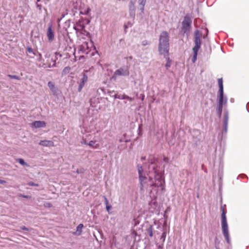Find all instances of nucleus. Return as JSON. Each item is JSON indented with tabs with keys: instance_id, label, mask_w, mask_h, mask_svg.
Instances as JSON below:
<instances>
[{
	"instance_id": "obj_22",
	"label": "nucleus",
	"mask_w": 249,
	"mask_h": 249,
	"mask_svg": "<svg viewBox=\"0 0 249 249\" xmlns=\"http://www.w3.org/2000/svg\"><path fill=\"white\" fill-rule=\"evenodd\" d=\"M78 20L81 21L82 24L85 26V28H86V25L89 24L90 22V20L89 18L83 17H80Z\"/></svg>"
},
{
	"instance_id": "obj_5",
	"label": "nucleus",
	"mask_w": 249,
	"mask_h": 249,
	"mask_svg": "<svg viewBox=\"0 0 249 249\" xmlns=\"http://www.w3.org/2000/svg\"><path fill=\"white\" fill-rule=\"evenodd\" d=\"M202 34L199 32V30H196L195 31L194 38L195 46L193 48V56L192 60L194 63L196 60L198 51L201 48V41L200 38Z\"/></svg>"
},
{
	"instance_id": "obj_53",
	"label": "nucleus",
	"mask_w": 249,
	"mask_h": 249,
	"mask_svg": "<svg viewBox=\"0 0 249 249\" xmlns=\"http://www.w3.org/2000/svg\"><path fill=\"white\" fill-rule=\"evenodd\" d=\"M249 107V102L247 104V105H246V109H247V110H248Z\"/></svg>"
},
{
	"instance_id": "obj_56",
	"label": "nucleus",
	"mask_w": 249,
	"mask_h": 249,
	"mask_svg": "<svg viewBox=\"0 0 249 249\" xmlns=\"http://www.w3.org/2000/svg\"><path fill=\"white\" fill-rule=\"evenodd\" d=\"M195 132L198 134H200V131L199 130H196Z\"/></svg>"
},
{
	"instance_id": "obj_25",
	"label": "nucleus",
	"mask_w": 249,
	"mask_h": 249,
	"mask_svg": "<svg viewBox=\"0 0 249 249\" xmlns=\"http://www.w3.org/2000/svg\"><path fill=\"white\" fill-rule=\"evenodd\" d=\"M220 243V241L217 238V237H215L214 238V245L215 249H220L219 244Z\"/></svg>"
},
{
	"instance_id": "obj_29",
	"label": "nucleus",
	"mask_w": 249,
	"mask_h": 249,
	"mask_svg": "<svg viewBox=\"0 0 249 249\" xmlns=\"http://www.w3.org/2000/svg\"><path fill=\"white\" fill-rule=\"evenodd\" d=\"M165 57H166V60H167V62L165 65V67H166V69L167 70H168L171 67V61L170 60V58L168 57V56H166Z\"/></svg>"
},
{
	"instance_id": "obj_58",
	"label": "nucleus",
	"mask_w": 249,
	"mask_h": 249,
	"mask_svg": "<svg viewBox=\"0 0 249 249\" xmlns=\"http://www.w3.org/2000/svg\"><path fill=\"white\" fill-rule=\"evenodd\" d=\"M65 15H66V14H62V15H61V18L62 19V18H64V17L65 16Z\"/></svg>"
},
{
	"instance_id": "obj_7",
	"label": "nucleus",
	"mask_w": 249,
	"mask_h": 249,
	"mask_svg": "<svg viewBox=\"0 0 249 249\" xmlns=\"http://www.w3.org/2000/svg\"><path fill=\"white\" fill-rule=\"evenodd\" d=\"M73 29L75 31L77 36L80 35L87 36L89 34V33L86 30L85 26L82 24L81 21L78 20L73 22Z\"/></svg>"
},
{
	"instance_id": "obj_40",
	"label": "nucleus",
	"mask_w": 249,
	"mask_h": 249,
	"mask_svg": "<svg viewBox=\"0 0 249 249\" xmlns=\"http://www.w3.org/2000/svg\"><path fill=\"white\" fill-rule=\"evenodd\" d=\"M36 55L38 56V58H37V60L38 61H41L42 60V55L40 53L37 52Z\"/></svg>"
},
{
	"instance_id": "obj_19",
	"label": "nucleus",
	"mask_w": 249,
	"mask_h": 249,
	"mask_svg": "<svg viewBox=\"0 0 249 249\" xmlns=\"http://www.w3.org/2000/svg\"><path fill=\"white\" fill-rule=\"evenodd\" d=\"M153 227L151 225H149L145 230V233L148 235L150 237H152L153 236Z\"/></svg>"
},
{
	"instance_id": "obj_26",
	"label": "nucleus",
	"mask_w": 249,
	"mask_h": 249,
	"mask_svg": "<svg viewBox=\"0 0 249 249\" xmlns=\"http://www.w3.org/2000/svg\"><path fill=\"white\" fill-rule=\"evenodd\" d=\"M71 70V68L69 66L65 67L62 72V75H66L69 73Z\"/></svg>"
},
{
	"instance_id": "obj_2",
	"label": "nucleus",
	"mask_w": 249,
	"mask_h": 249,
	"mask_svg": "<svg viewBox=\"0 0 249 249\" xmlns=\"http://www.w3.org/2000/svg\"><path fill=\"white\" fill-rule=\"evenodd\" d=\"M218 84L219 90L217 93V105L216 112L218 118H220L223 107H227V106L228 98L224 93L223 79L222 78L218 79Z\"/></svg>"
},
{
	"instance_id": "obj_37",
	"label": "nucleus",
	"mask_w": 249,
	"mask_h": 249,
	"mask_svg": "<svg viewBox=\"0 0 249 249\" xmlns=\"http://www.w3.org/2000/svg\"><path fill=\"white\" fill-rule=\"evenodd\" d=\"M166 232H164L162 233V235H161V237H160V239L162 240L163 242H164L165 238H166Z\"/></svg>"
},
{
	"instance_id": "obj_16",
	"label": "nucleus",
	"mask_w": 249,
	"mask_h": 249,
	"mask_svg": "<svg viewBox=\"0 0 249 249\" xmlns=\"http://www.w3.org/2000/svg\"><path fill=\"white\" fill-rule=\"evenodd\" d=\"M38 144L43 146L51 147L54 146V142L50 140H41Z\"/></svg>"
},
{
	"instance_id": "obj_57",
	"label": "nucleus",
	"mask_w": 249,
	"mask_h": 249,
	"mask_svg": "<svg viewBox=\"0 0 249 249\" xmlns=\"http://www.w3.org/2000/svg\"><path fill=\"white\" fill-rule=\"evenodd\" d=\"M128 26H132V24L130 22H128L127 23V24Z\"/></svg>"
},
{
	"instance_id": "obj_4",
	"label": "nucleus",
	"mask_w": 249,
	"mask_h": 249,
	"mask_svg": "<svg viewBox=\"0 0 249 249\" xmlns=\"http://www.w3.org/2000/svg\"><path fill=\"white\" fill-rule=\"evenodd\" d=\"M222 213H221V227L222 231L224 236L227 243L231 246V243L230 239V234L229 232L228 225L227 221L226 218V211L221 207Z\"/></svg>"
},
{
	"instance_id": "obj_46",
	"label": "nucleus",
	"mask_w": 249,
	"mask_h": 249,
	"mask_svg": "<svg viewBox=\"0 0 249 249\" xmlns=\"http://www.w3.org/2000/svg\"><path fill=\"white\" fill-rule=\"evenodd\" d=\"M125 99H127L128 100H129V101H132L134 100V98L131 97H129L127 95H125Z\"/></svg>"
},
{
	"instance_id": "obj_11",
	"label": "nucleus",
	"mask_w": 249,
	"mask_h": 249,
	"mask_svg": "<svg viewBox=\"0 0 249 249\" xmlns=\"http://www.w3.org/2000/svg\"><path fill=\"white\" fill-rule=\"evenodd\" d=\"M48 86L54 96H58L61 94V91L55 86L53 82L49 81L48 83Z\"/></svg>"
},
{
	"instance_id": "obj_36",
	"label": "nucleus",
	"mask_w": 249,
	"mask_h": 249,
	"mask_svg": "<svg viewBox=\"0 0 249 249\" xmlns=\"http://www.w3.org/2000/svg\"><path fill=\"white\" fill-rule=\"evenodd\" d=\"M149 44H150V42L147 41V40H143L142 42V46H146V45H149Z\"/></svg>"
},
{
	"instance_id": "obj_23",
	"label": "nucleus",
	"mask_w": 249,
	"mask_h": 249,
	"mask_svg": "<svg viewBox=\"0 0 249 249\" xmlns=\"http://www.w3.org/2000/svg\"><path fill=\"white\" fill-rule=\"evenodd\" d=\"M146 0H139V9L142 12V13H143L144 6L146 3Z\"/></svg>"
},
{
	"instance_id": "obj_34",
	"label": "nucleus",
	"mask_w": 249,
	"mask_h": 249,
	"mask_svg": "<svg viewBox=\"0 0 249 249\" xmlns=\"http://www.w3.org/2000/svg\"><path fill=\"white\" fill-rule=\"evenodd\" d=\"M27 184L29 186H39L38 184L35 183H34L33 182H32V181L28 182Z\"/></svg>"
},
{
	"instance_id": "obj_32",
	"label": "nucleus",
	"mask_w": 249,
	"mask_h": 249,
	"mask_svg": "<svg viewBox=\"0 0 249 249\" xmlns=\"http://www.w3.org/2000/svg\"><path fill=\"white\" fill-rule=\"evenodd\" d=\"M7 76L10 78L11 79H14L17 80H20V79L19 76L16 75L8 74Z\"/></svg>"
},
{
	"instance_id": "obj_6",
	"label": "nucleus",
	"mask_w": 249,
	"mask_h": 249,
	"mask_svg": "<svg viewBox=\"0 0 249 249\" xmlns=\"http://www.w3.org/2000/svg\"><path fill=\"white\" fill-rule=\"evenodd\" d=\"M192 20L190 15L187 14L184 17L182 22L181 32L183 35H186L188 37L190 34L192 27Z\"/></svg>"
},
{
	"instance_id": "obj_64",
	"label": "nucleus",
	"mask_w": 249,
	"mask_h": 249,
	"mask_svg": "<svg viewBox=\"0 0 249 249\" xmlns=\"http://www.w3.org/2000/svg\"><path fill=\"white\" fill-rule=\"evenodd\" d=\"M129 58H130V59H131L132 58V56H130V57H129Z\"/></svg>"
},
{
	"instance_id": "obj_51",
	"label": "nucleus",
	"mask_w": 249,
	"mask_h": 249,
	"mask_svg": "<svg viewBox=\"0 0 249 249\" xmlns=\"http://www.w3.org/2000/svg\"><path fill=\"white\" fill-rule=\"evenodd\" d=\"M163 244H162L161 245H159L158 247L159 249H162L163 248Z\"/></svg>"
},
{
	"instance_id": "obj_48",
	"label": "nucleus",
	"mask_w": 249,
	"mask_h": 249,
	"mask_svg": "<svg viewBox=\"0 0 249 249\" xmlns=\"http://www.w3.org/2000/svg\"><path fill=\"white\" fill-rule=\"evenodd\" d=\"M5 183H6V181L5 180L0 179V184H4Z\"/></svg>"
},
{
	"instance_id": "obj_17",
	"label": "nucleus",
	"mask_w": 249,
	"mask_h": 249,
	"mask_svg": "<svg viewBox=\"0 0 249 249\" xmlns=\"http://www.w3.org/2000/svg\"><path fill=\"white\" fill-rule=\"evenodd\" d=\"M59 56L60 57H62V54H60L59 53L55 52L54 53V56H52L51 58V60L53 61V63L52 66H51V64L49 66V67H54L56 66V60L57 59L58 57L57 56Z\"/></svg>"
},
{
	"instance_id": "obj_27",
	"label": "nucleus",
	"mask_w": 249,
	"mask_h": 249,
	"mask_svg": "<svg viewBox=\"0 0 249 249\" xmlns=\"http://www.w3.org/2000/svg\"><path fill=\"white\" fill-rule=\"evenodd\" d=\"M90 11V9L89 7H88L85 11H80L78 14V16L81 15H87L89 14V12Z\"/></svg>"
},
{
	"instance_id": "obj_44",
	"label": "nucleus",
	"mask_w": 249,
	"mask_h": 249,
	"mask_svg": "<svg viewBox=\"0 0 249 249\" xmlns=\"http://www.w3.org/2000/svg\"><path fill=\"white\" fill-rule=\"evenodd\" d=\"M81 142L82 144H86V145H88V143H89V142L86 140V139H83L82 140V141H81Z\"/></svg>"
},
{
	"instance_id": "obj_24",
	"label": "nucleus",
	"mask_w": 249,
	"mask_h": 249,
	"mask_svg": "<svg viewBox=\"0 0 249 249\" xmlns=\"http://www.w3.org/2000/svg\"><path fill=\"white\" fill-rule=\"evenodd\" d=\"M88 145L90 147H92L94 149H96L98 147V144H95V141H90L89 142Z\"/></svg>"
},
{
	"instance_id": "obj_13",
	"label": "nucleus",
	"mask_w": 249,
	"mask_h": 249,
	"mask_svg": "<svg viewBox=\"0 0 249 249\" xmlns=\"http://www.w3.org/2000/svg\"><path fill=\"white\" fill-rule=\"evenodd\" d=\"M90 50L88 46V43L87 42H84L82 44L80 45L78 47L79 53H81L83 54H88Z\"/></svg>"
},
{
	"instance_id": "obj_21",
	"label": "nucleus",
	"mask_w": 249,
	"mask_h": 249,
	"mask_svg": "<svg viewBox=\"0 0 249 249\" xmlns=\"http://www.w3.org/2000/svg\"><path fill=\"white\" fill-rule=\"evenodd\" d=\"M149 209L154 210L158 207V203L156 200H152L150 202H149Z\"/></svg>"
},
{
	"instance_id": "obj_62",
	"label": "nucleus",
	"mask_w": 249,
	"mask_h": 249,
	"mask_svg": "<svg viewBox=\"0 0 249 249\" xmlns=\"http://www.w3.org/2000/svg\"><path fill=\"white\" fill-rule=\"evenodd\" d=\"M119 142H123V140H122V139H120V140H119Z\"/></svg>"
},
{
	"instance_id": "obj_52",
	"label": "nucleus",
	"mask_w": 249,
	"mask_h": 249,
	"mask_svg": "<svg viewBox=\"0 0 249 249\" xmlns=\"http://www.w3.org/2000/svg\"><path fill=\"white\" fill-rule=\"evenodd\" d=\"M124 30H125V32H126V29L128 27V25H126V24H124Z\"/></svg>"
},
{
	"instance_id": "obj_12",
	"label": "nucleus",
	"mask_w": 249,
	"mask_h": 249,
	"mask_svg": "<svg viewBox=\"0 0 249 249\" xmlns=\"http://www.w3.org/2000/svg\"><path fill=\"white\" fill-rule=\"evenodd\" d=\"M229 121V112L228 110L225 109L224 112V118H223V133H227L228 131V125Z\"/></svg>"
},
{
	"instance_id": "obj_60",
	"label": "nucleus",
	"mask_w": 249,
	"mask_h": 249,
	"mask_svg": "<svg viewBox=\"0 0 249 249\" xmlns=\"http://www.w3.org/2000/svg\"><path fill=\"white\" fill-rule=\"evenodd\" d=\"M42 0H36V2L38 3V2L42 1Z\"/></svg>"
},
{
	"instance_id": "obj_35",
	"label": "nucleus",
	"mask_w": 249,
	"mask_h": 249,
	"mask_svg": "<svg viewBox=\"0 0 249 249\" xmlns=\"http://www.w3.org/2000/svg\"><path fill=\"white\" fill-rule=\"evenodd\" d=\"M106 210L107 211V212H108V213L109 214L111 213L110 212V210L112 208V206L111 205H107L106 206Z\"/></svg>"
},
{
	"instance_id": "obj_9",
	"label": "nucleus",
	"mask_w": 249,
	"mask_h": 249,
	"mask_svg": "<svg viewBox=\"0 0 249 249\" xmlns=\"http://www.w3.org/2000/svg\"><path fill=\"white\" fill-rule=\"evenodd\" d=\"M54 30L53 29V24L51 22L49 23L46 35L49 42H52L54 39Z\"/></svg>"
},
{
	"instance_id": "obj_1",
	"label": "nucleus",
	"mask_w": 249,
	"mask_h": 249,
	"mask_svg": "<svg viewBox=\"0 0 249 249\" xmlns=\"http://www.w3.org/2000/svg\"><path fill=\"white\" fill-rule=\"evenodd\" d=\"M148 176L145 175L142 166L138 164L137 165L140 188L141 191L145 188L151 191L153 187H160L161 190H165V179L164 167L160 166L158 158L151 157L148 160Z\"/></svg>"
},
{
	"instance_id": "obj_28",
	"label": "nucleus",
	"mask_w": 249,
	"mask_h": 249,
	"mask_svg": "<svg viewBox=\"0 0 249 249\" xmlns=\"http://www.w3.org/2000/svg\"><path fill=\"white\" fill-rule=\"evenodd\" d=\"M125 94H115L114 98L115 99H119L121 100H124L125 99Z\"/></svg>"
},
{
	"instance_id": "obj_49",
	"label": "nucleus",
	"mask_w": 249,
	"mask_h": 249,
	"mask_svg": "<svg viewBox=\"0 0 249 249\" xmlns=\"http://www.w3.org/2000/svg\"><path fill=\"white\" fill-rule=\"evenodd\" d=\"M44 206L45 207H51L52 206V205L51 203L48 202V203H46L44 204Z\"/></svg>"
},
{
	"instance_id": "obj_54",
	"label": "nucleus",
	"mask_w": 249,
	"mask_h": 249,
	"mask_svg": "<svg viewBox=\"0 0 249 249\" xmlns=\"http://www.w3.org/2000/svg\"><path fill=\"white\" fill-rule=\"evenodd\" d=\"M230 101L231 103H233L234 102V99L233 98H231Z\"/></svg>"
},
{
	"instance_id": "obj_47",
	"label": "nucleus",
	"mask_w": 249,
	"mask_h": 249,
	"mask_svg": "<svg viewBox=\"0 0 249 249\" xmlns=\"http://www.w3.org/2000/svg\"><path fill=\"white\" fill-rule=\"evenodd\" d=\"M239 177H241L242 178H248V177L246 176V175L245 174H240L239 176Z\"/></svg>"
},
{
	"instance_id": "obj_59",
	"label": "nucleus",
	"mask_w": 249,
	"mask_h": 249,
	"mask_svg": "<svg viewBox=\"0 0 249 249\" xmlns=\"http://www.w3.org/2000/svg\"><path fill=\"white\" fill-rule=\"evenodd\" d=\"M45 3H47V1H49L50 0H43Z\"/></svg>"
},
{
	"instance_id": "obj_10",
	"label": "nucleus",
	"mask_w": 249,
	"mask_h": 249,
	"mask_svg": "<svg viewBox=\"0 0 249 249\" xmlns=\"http://www.w3.org/2000/svg\"><path fill=\"white\" fill-rule=\"evenodd\" d=\"M80 9L78 8V4L77 2L73 4L72 9L66 13V15H70L71 17L78 18Z\"/></svg>"
},
{
	"instance_id": "obj_8",
	"label": "nucleus",
	"mask_w": 249,
	"mask_h": 249,
	"mask_svg": "<svg viewBox=\"0 0 249 249\" xmlns=\"http://www.w3.org/2000/svg\"><path fill=\"white\" fill-rule=\"evenodd\" d=\"M129 74V67L128 66H123L114 71L113 77L115 76H122L125 77L128 76Z\"/></svg>"
},
{
	"instance_id": "obj_55",
	"label": "nucleus",
	"mask_w": 249,
	"mask_h": 249,
	"mask_svg": "<svg viewBox=\"0 0 249 249\" xmlns=\"http://www.w3.org/2000/svg\"><path fill=\"white\" fill-rule=\"evenodd\" d=\"M145 159H146V157H142L141 158V160H145Z\"/></svg>"
},
{
	"instance_id": "obj_63",
	"label": "nucleus",
	"mask_w": 249,
	"mask_h": 249,
	"mask_svg": "<svg viewBox=\"0 0 249 249\" xmlns=\"http://www.w3.org/2000/svg\"><path fill=\"white\" fill-rule=\"evenodd\" d=\"M206 30L207 33H208V29H207V28H206Z\"/></svg>"
},
{
	"instance_id": "obj_18",
	"label": "nucleus",
	"mask_w": 249,
	"mask_h": 249,
	"mask_svg": "<svg viewBox=\"0 0 249 249\" xmlns=\"http://www.w3.org/2000/svg\"><path fill=\"white\" fill-rule=\"evenodd\" d=\"M45 123L44 121H36L32 123V126L35 128H41L45 126Z\"/></svg>"
},
{
	"instance_id": "obj_41",
	"label": "nucleus",
	"mask_w": 249,
	"mask_h": 249,
	"mask_svg": "<svg viewBox=\"0 0 249 249\" xmlns=\"http://www.w3.org/2000/svg\"><path fill=\"white\" fill-rule=\"evenodd\" d=\"M36 8L40 11L41 10V9H42V5L41 4H39L37 2L36 3Z\"/></svg>"
},
{
	"instance_id": "obj_38",
	"label": "nucleus",
	"mask_w": 249,
	"mask_h": 249,
	"mask_svg": "<svg viewBox=\"0 0 249 249\" xmlns=\"http://www.w3.org/2000/svg\"><path fill=\"white\" fill-rule=\"evenodd\" d=\"M70 21H71L70 19H68V20H67V21H65V26L66 27H67V28L70 27Z\"/></svg>"
},
{
	"instance_id": "obj_42",
	"label": "nucleus",
	"mask_w": 249,
	"mask_h": 249,
	"mask_svg": "<svg viewBox=\"0 0 249 249\" xmlns=\"http://www.w3.org/2000/svg\"><path fill=\"white\" fill-rule=\"evenodd\" d=\"M93 99H90V106L92 107H96V105H95V104L94 102H93Z\"/></svg>"
},
{
	"instance_id": "obj_50",
	"label": "nucleus",
	"mask_w": 249,
	"mask_h": 249,
	"mask_svg": "<svg viewBox=\"0 0 249 249\" xmlns=\"http://www.w3.org/2000/svg\"><path fill=\"white\" fill-rule=\"evenodd\" d=\"M21 197L25 198H29L30 197L29 196L27 195H21Z\"/></svg>"
},
{
	"instance_id": "obj_31",
	"label": "nucleus",
	"mask_w": 249,
	"mask_h": 249,
	"mask_svg": "<svg viewBox=\"0 0 249 249\" xmlns=\"http://www.w3.org/2000/svg\"><path fill=\"white\" fill-rule=\"evenodd\" d=\"M86 170L84 168H81L79 169H77L76 171V173L77 174H83L85 172Z\"/></svg>"
},
{
	"instance_id": "obj_33",
	"label": "nucleus",
	"mask_w": 249,
	"mask_h": 249,
	"mask_svg": "<svg viewBox=\"0 0 249 249\" xmlns=\"http://www.w3.org/2000/svg\"><path fill=\"white\" fill-rule=\"evenodd\" d=\"M28 52L30 53H33V54L36 55V53L35 52L33 51L32 48L29 46H28L26 48Z\"/></svg>"
},
{
	"instance_id": "obj_43",
	"label": "nucleus",
	"mask_w": 249,
	"mask_h": 249,
	"mask_svg": "<svg viewBox=\"0 0 249 249\" xmlns=\"http://www.w3.org/2000/svg\"><path fill=\"white\" fill-rule=\"evenodd\" d=\"M20 229H21L22 230H24V231H30L29 229H28V228L24 226H21L20 227Z\"/></svg>"
},
{
	"instance_id": "obj_45",
	"label": "nucleus",
	"mask_w": 249,
	"mask_h": 249,
	"mask_svg": "<svg viewBox=\"0 0 249 249\" xmlns=\"http://www.w3.org/2000/svg\"><path fill=\"white\" fill-rule=\"evenodd\" d=\"M163 160L164 162H166V163H168L169 162V159L168 157H163Z\"/></svg>"
},
{
	"instance_id": "obj_3",
	"label": "nucleus",
	"mask_w": 249,
	"mask_h": 249,
	"mask_svg": "<svg viewBox=\"0 0 249 249\" xmlns=\"http://www.w3.org/2000/svg\"><path fill=\"white\" fill-rule=\"evenodd\" d=\"M169 37L167 32H161L159 37L158 51L160 54L167 56L169 54Z\"/></svg>"
},
{
	"instance_id": "obj_39",
	"label": "nucleus",
	"mask_w": 249,
	"mask_h": 249,
	"mask_svg": "<svg viewBox=\"0 0 249 249\" xmlns=\"http://www.w3.org/2000/svg\"><path fill=\"white\" fill-rule=\"evenodd\" d=\"M103 197L104 198V203H105V204L106 205V206L107 205H109V204H108V201L107 197L105 196H104Z\"/></svg>"
},
{
	"instance_id": "obj_20",
	"label": "nucleus",
	"mask_w": 249,
	"mask_h": 249,
	"mask_svg": "<svg viewBox=\"0 0 249 249\" xmlns=\"http://www.w3.org/2000/svg\"><path fill=\"white\" fill-rule=\"evenodd\" d=\"M84 227V225L83 224H79L76 227V231L73 232V234L74 235H80L81 234L82 232V229Z\"/></svg>"
},
{
	"instance_id": "obj_61",
	"label": "nucleus",
	"mask_w": 249,
	"mask_h": 249,
	"mask_svg": "<svg viewBox=\"0 0 249 249\" xmlns=\"http://www.w3.org/2000/svg\"><path fill=\"white\" fill-rule=\"evenodd\" d=\"M144 98V95H142V100H143Z\"/></svg>"
},
{
	"instance_id": "obj_30",
	"label": "nucleus",
	"mask_w": 249,
	"mask_h": 249,
	"mask_svg": "<svg viewBox=\"0 0 249 249\" xmlns=\"http://www.w3.org/2000/svg\"><path fill=\"white\" fill-rule=\"evenodd\" d=\"M17 161L21 165L24 166L27 165V164L25 162L24 160L23 159H18L17 160Z\"/></svg>"
},
{
	"instance_id": "obj_15",
	"label": "nucleus",
	"mask_w": 249,
	"mask_h": 249,
	"mask_svg": "<svg viewBox=\"0 0 249 249\" xmlns=\"http://www.w3.org/2000/svg\"><path fill=\"white\" fill-rule=\"evenodd\" d=\"M135 2L131 0L129 5V13L132 18H134L135 17Z\"/></svg>"
},
{
	"instance_id": "obj_14",
	"label": "nucleus",
	"mask_w": 249,
	"mask_h": 249,
	"mask_svg": "<svg viewBox=\"0 0 249 249\" xmlns=\"http://www.w3.org/2000/svg\"><path fill=\"white\" fill-rule=\"evenodd\" d=\"M88 80V76L85 73H83L82 75V77L80 80L79 85L78 88V91L79 92L81 91L85 84L87 82Z\"/></svg>"
}]
</instances>
